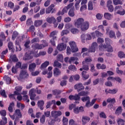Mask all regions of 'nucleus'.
<instances>
[{
	"instance_id": "obj_1",
	"label": "nucleus",
	"mask_w": 125,
	"mask_h": 125,
	"mask_svg": "<svg viewBox=\"0 0 125 125\" xmlns=\"http://www.w3.org/2000/svg\"><path fill=\"white\" fill-rule=\"evenodd\" d=\"M9 115L12 120H15L14 121V125H17L18 122L22 118V113H21L20 109H16L13 115H11L10 114Z\"/></svg>"
},
{
	"instance_id": "obj_2",
	"label": "nucleus",
	"mask_w": 125,
	"mask_h": 125,
	"mask_svg": "<svg viewBox=\"0 0 125 125\" xmlns=\"http://www.w3.org/2000/svg\"><path fill=\"white\" fill-rule=\"evenodd\" d=\"M75 104H70L69 106V110H73V112L74 114H76V115L79 114L80 113H83L84 111V109L83 108V106H81L80 107L79 106H76Z\"/></svg>"
},
{
	"instance_id": "obj_3",
	"label": "nucleus",
	"mask_w": 125,
	"mask_h": 125,
	"mask_svg": "<svg viewBox=\"0 0 125 125\" xmlns=\"http://www.w3.org/2000/svg\"><path fill=\"white\" fill-rule=\"evenodd\" d=\"M0 114L1 116L4 117H2V120L0 122V125H5L7 124V118L5 117L6 116V110L2 109L0 111Z\"/></svg>"
},
{
	"instance_id": "obj_4",
	"label": "nucleus",
	"mask_w": 125,
	"mask_h": 125,
	"mask_svg": "<svg viewBox=\"0 0 125 125\" xmlns=\"http://www.w3.org/2000/svg\"><path fill=\"white\" fill-rule=\"evenodd\" d=\"M56 35H57V31H53L50 34L49 38H51L52 39L50 41V42L51 44L53 45V46H55V41H56Z\"/></svg>"
},
{
	"instance_id": "obj_5",
	"label": "nucleus",
	"mask_w": 125,
	"mask_h": 125,
	"mask_svg": "<svg viewBox=\"0 0 125 125\" xmlns=\"http://www.w3.org/2000/svg\"><path fill=\"white\" fill-rule=\"evenodd\" d=\"M105 44H101L99 46V49L100 50H102V49L101 48H104V49H106V47L108 46H110L111 45V40L109 38H105Z\"/></svg>"
},
{
	"instance_id": "obj_6",
	"label": "nucleus",
	"mask_w": 125,
	"mask_h": 125,
	"mask_svg": "<svg viewBox=\"0 0 125 125\" xmlns=\"http://www.w3.org/2000/svg\"><path fill=\"white\" fill-rule=\"evenodd\" d=\"M69 45L72 50V52H77V51H79V48L77 47V44H76L75 42H70Z\"/></svg>"
},
{
	"instance_id": "obj_7",
	"label": "nucleus",
	"mask_w": 125,
	"mask_h": 125,
	"mask_svg": "<svg viewBox=\"0 0 125 125\" xmlns=\"http://www.w3.org/2000/svg\"><path fill=\"white\" fill-rule=\"evenodd\" d=\"M19 77L21 79H27L29 78V74L26 70H22L20 74Z\"/></svg>"
},
{
	"instance_id": "obj_8",
	"label": "nucleus",
	"mask_w": 125,
	"mask_h": 125,
	"mask_svg": "<svg viewBox=\"0 0 125 125\" xmlns=\"http://www.w3.org/2000/svg\"><path fill=\"white\" fill-rule=\"evenodd\" d=\"M84 22V20L82 18H80L75 22L74 25L77 28H80Z\"/></svg>"
},
{
	"instance_id": "obj_9",
	"label": "nucleus",
	"mask_w": 125,
	"mask_h": 125,
	"mask_svg": "<svg viewBox=\"0 0 125 125\" xmlns=\"http://www.w3.org/2000/svg\"><path fill=\"white\" fill-rule=\"evenodd\" d=\"M98 48V44L96 42L92 43L91 47L89 48L88 52H94Z\"/></svg>"
},
{
	"instance_id": "obj_10",
	"label": "nucleus",
	"mask_w": 125,
	"mask_h": 125,
	"mask_svg": "<svg viewBox=\"0 0 125 125\" xmlns=\"http://www.w3.org/2000/svg\"><path fill=\"white\" fill-rule=\"evenodd\" d=\"M74 88L77 90L78 92H80V91L84 89V86H83V83H79L74 85Z\"/></svg>"
},
{
	"instance_id": "obj_11",
	"label": "nucleus",
	"mask_w": 125,
	"mask_h": 125,
	"mask_svg": "<svg viewBox=\"0 0 125 125\" xmlns=\"http://www.w3.org/2000/svg\"><path fill=\"white\" fill-rule=\"evenodd\" d=\"M112 2L111 0H108L106 3V7L109 12H113L114 11V6L112 5Z\"/></svg>"
},
{
	"instance_id": "obj_12",
	"label": "nucleus",
	"mask_w": 125,
	"mask_h": 125,
	"mask_svg": "<svg viewBox=\"0 0 125 125\" xmlns=\"http://www.w3.org/2000/svg\"><path fill=\"white\" fill-rule=\"evenodd\" d=\"M80 28L82 31H86L89 28V23L88 21H84Z\"/></svg>"
},
{
	"instance_id": "obj_13",
	"label": "nucleus",
	"mask_w": 125,
	"mask_h": 125,
	"mask_svg": "<svg viewBox=\"0 0 125 125\" xmlns=\"http://www.w3.org/2000/svg\"><path fill=\"white\" fill-rule=\"evenodd\" d=\"M66 44H64V43H61L58 45L57 48L59 51H63V50H65V49H66Z\"/></svg>"
},
{
	"instance_id": "obj_14",
	"label": "nucleus",
	"mask_w": 125,
	"mask_h": 125,
	"mask_svg": "<svg viewBox=\"0 0 125 125\" xmlns=\"http://www.w3.org/2000/svg\"><path fill=\"white\" fill-rule=\"evenodd\" d=\"M68 98L70 100H74L75 101H80L81 97L78 94L75 95H70L69 96Z\"/></svg>"
},
{
	"instance_id": "obj_15",
	"label": "nucleus",
	"mask_w": 125,
	"mask_h": 125,
	"mask_svg": "<svg viewBox=\"0 0 125 125\" xmlns=\"http://www.w3.org/2000/svg\"><path fill=\"white\" fill-rule=\"evenodd\" d=\"M22 89L23 87H22V86H17L15 88L16 91L14 92V93L16 95H20V93L21 91H22Z\"/></svg>"
},
{
	"instance_id": "obj_16",
	"label": "nucleus",
	"mask_w": 125,
	"mask_h": 125,
	"mask_svg": "<svg viewBox=\"0 0 125 125\" xmlns=\"http://www.w3.org/2000/svg\"><path fill=\"white\" fill-rule=\"evenodd\" d=\"M38 108H40V110H43L44 109V101L43 100L38 101L37 103Z\"/></svg>"
},
{
	"instance_id": "obj_17",
	"label": "nucleus",
	"mask_w": 125,
	"mask_h": 125,
	"mask_svg": "<svg viewBox=\"0 0 125 125\" xmlns=\"http://www.w3.org/2000/svg\"><path fill=\"white\" fill-rule=\"evenodd\" d=\"M31 47L34 49H42V44H39L38 43L32 45Z\"/></svg>"
},
{
	"instance_id": "obj_18",
	"label": "nucleus",
	"mask_w": 125,
	"mask_h": 125,
	"mask_svg": "<svg viewBox=\"0 0 125 125\" xmlns=\"http://www.w3.org/2000/svg\"><path fill=\"white\" fill-rule=\"evenodd\" d=\"M29 95L30 96L31 100H35L36 97V94H35V89L32 88L29 91Z\"/></svg>"
},
{
	"instance_id": "obj_19",
	"label": "nucleus",
	"mask_w": 125,
	"mask_h": 125,
	"mask_svg": "<svg viewBox=\"0 0 125 125\" xmlns=\"http://www.w3.org/2000/svg\"><path fill=\"white\" fill-rule=\"evenodd\" d=\"M31 59H33V56H32V54L26 53L24 55V57L23 58V60L27 61V60H31Z\"/></svg>"
},
{
	"instance_id": "obj_20",
	"label": "nucleus",
	"mask_w": 125,
	"mask_h": 125,
	"mask_svg": "<svg viewBox=\"0 0 125 125\" xmlns=\"http://www.w3.org/2000/svg\"><path fill=\"white\" fill-rule=\"evenodd\" d=\"M53 75L54 77L60 76L61 75V70L57 68H55L53 70Z\"/></svg>"
},
{
	"instance_id": "obj_21",
	"label": "nucleus",
	"mask_w": 125,
	"mask_h": 125,
	"mask_svg": "<svg viewBox=\"0 0 125 125\" xmlns=\"http://www.w3.org/2000/svg\"><path fill=\"white\" fill-rule=\"evenodd\" d=\"M89 121H90V118H89L87 116H83L82 117V123H83V125H84L87 124V123H88V122H89Z\"/></svg>"
},
{
	"instance_id": "obj_22",
	"label": "nucleus",
	"mask_w": 125,
	"mask_h": 125,
	"mask_svg": "<svg viewBox=\"0 0 125 125\" xmlns=\"http://www.w3.org/2000/svg\"><path fill=\"white\" fill-rule=\"evenodd\" d=\"M37 67V65L35 63H32L29 65L28 69L30 72H34L35 71V69Z\"/></svg>"
},
{
	"instance_id": "obj_23",
	"label": "nucleus",
	"mask_w": 125,
	"mask_h": 125,
	"mask_svg": "<svg viewBox=\"0 0 125 125\" xmlns=\"http://www.w3.org/2000/svg\"><path fill=\"white\" fill-rule=\"evenodd\" d=\"M51 115L52 117L57 118V117H59V116L62 115V112H61V111H52Z\"/></svg>"
},
{
	"instance_id": "obj_24",
	"label": "nucleus",
	"mask_w": 125,
	"mask_h": 125,
	"mask_svg": "<svg viewBox=\"0 0 125 125\" xmlns=\"http://www.w3.org/2000/svg\"><path fill=\"white\" fill-rule=\"evenodd\" d=\"M55 102L56 101L55 100H53L51 101L48 102L46 105V109H49V108H50V106H51V105H52L53 104H54V106H55Z\"/></svg>"
},
{
	"instance_id": "obj_25",
	"label": "nucleus",
	"mask_w": 125,
	"mask_h": 125,
	"mask_svg": "<svg viewBox=\"0 0 125 125\" xmlns=\"http://www.w3.org/2000/svg\"><path fill=\"white\" fill-rule=\"evenodd\" d=\"M54 6H55L54 4H52L47 8H46V14H48V13H50V12H51V11L53 9V8L54 7Z\"/></svg>"
},
{
	"instance_id": "obj_26",
	"label": "nucleus",
	"mask_w": 125,
	"mask_h": 125,
	"mask_svg": "<svg viewBox=\"0 0 125 125\" xmlns=\"http://www.w3.org/2000/svg\"><path fill=\"white\" fill-rule=\"evenodd\" d=\"M49 65V62L46 61L44 63H42L41 66V70H42L43 69H45L47 66Z\"/></svg>"
},
{
	"instance_id": "obj_27",
	"label": "nucleus",
	"mask_w": 125,
	"mask_h": 125,
	"mask_svg": "<svg viewBox=\"0 0 125 125\" xmlns=\"http://www.w3.org/2000/svg\"><path fill=\"white\" fill-rule=\"evenodd\" d=\"M29 32L32 33V37H35V36H36V32H35V26H34V25H31L29 27Z\"/></svg>"
},
{
	"instance_id": "obj_28",
	"label": "nucleus",
	"mask_w": 125,
	"mask_h": 125,
	"mask_svg": "<svg viewBox=\"0 0 125 125\" xmlns=\"http://www.w3.org/2000/svg\"><path fill=\"white\" fill-rule=\"evenodd\" d=\"M13 107H14V103H11L8 107V110L10 113L13 112Z\"/></svg>"
},
{
	"instance_id": "obj_29",
	"label": "nucleus",
	"mask_w": 125,
	"mask_h": 125,
	"mask_svg": "<svg viewBox=\"0 0 125 125\" xmlns=\"http://www.w3.org/2000/svg\"><path fill=\"white\" fill-rule=\"evenodd\" d=\"M105 19L107 20H111L112 19V15L109 13H105L104 15Z\"/></svg>"
},
{
	"instance_id": "obj_30",
	"label": "nucleus",
	"mask_w": 125,
	"mask_h": 125,
	"mask_svg": "<svg viewBox=\"0 0 125 125\" xmlns=\"http://www.w3.org/2000/svg\"><path fill=\"white\" fill-rule=\"evenodd\" d=\"M82 77L84 79V80H87L89 78V75L87 74V72L85 71H83L82 72Z\"/></svg>"
},
{
	"instance_id": "obj_31",
	"label": "nucleus",
	"mask_w": 125,
	"mask_h": 125,
	"mask_svg": "<svg viewBox=\"0 0 125 125\" xmlns=\"http://www.w3.org/2000/svg\"><path fill=\"white\" fill-rule=\"evenodd\" d=\"M68 15L70 17H74L75 16V9L74 8H71L68 12Z\"/></svg>"
},
{
	"instance_id": "obj_32",
	"label": "nucleus",
	"mask_w": 125,
	"mask_h": 125,
	"mask_svg": "<svg viewBox=\"0 0 125 125\" xmlns=\"http://www.w3.org/2000/svg\"><path fill=\"white\" fill-rule=\"evenodd\" d=\"M42 24V20H36L34 22L35 27H40Z\"/></svg>"
},
{
	"instance_id": "obj_33",
	"label": "nucleus",
	"mask_w": 125,
	"mask_h": 125,
	"mask_svg": "<svg viewBox=\"0 0 125 125\" xmlns=\"http://www.w3.org/2000/svg\"><path fill=\"white\" fill-rule=\"evenodd\" d=\"M109 36L110 39H117V37H116V34H115V32L112 30L109 32Z\"/></svg>"
},
{
	"instance_id": "obj_34",
	"label": "nucleus",
	"mask_w": 125,
	"mask_h": 125,
	"mask_svg": "<svg viewBox=\"0 0 125 125\" xmlns=\"http://www.w3.org/2000/svg\"><path fill=\"white\" fill-rule=\"evenodd\" d=\"M57 59L58 61L60 62H63L64 61V58L63 57V55L59 54L57 57Z\"/></svg>"
},
{
	"instance_id": "obj_35",
	"label": "nucleus",
	"mask_w": 125,
	"mask_h": 125,
	"mask_svg": "<svg viewBox=\"0 0 125 125\" xmlns=\"http://www.w3.org/2000/svg\"><path fill=\"white\" fill-rule=\"evenodd\" d=\"M46 21L49 24H51V23H53L54 21H55V18L54 17H52L51 18H47L46 19Z\"/></svg>"
},
{
	"instance_id": "obj_36",
	"label": "nucleus",
	"mask_w": 125,
	"mask_h": 125,
	"mask_svg": "<svg viewBox=\"0 0 125 125\" xmlns=\"http://www.w3.org/2000/svg\"><path fill=\"white\" fill-rule=\"evenodd\" d=\"M8 47L9 50H11L12 52L14 51L13 50V43L11 42H9L8 43Z\"/></svg>"
},
{
	"instance_id": "obj_37",
	"label": "nucleus",
	"mask_w": 125,
	"mask_h": 125,
	"mask_svg": "<svg viewBox=\"0 0 125 125\" xmlns=\"http://www.w3.org/2000/svg\"><path fill=\"white\" fill-rule=\"evenodd\" d=\"M125 120L122 119H118L117 120L118 125H125Z\"/></svg>"
},
{
	"instance_id": "obj_38",
	"label": "nucleus",
	"mask_w": 125,
	"mask_h": 125,
	"mask_svg": "<svg viewBox=\"0 0 125 125\" xmlns=\"http://www.w3.org/2000/svg\"><path fill=\"white\" fill-rule=\"evenodd\" d=\"M61 90L55 89L52 91L53 95H60L61 94Z\"/></svg>"
},
{
	"instance_id": "obj_39",
	"label": "nucleus",
	"mask_w": 125,
	"mask_h": 125,
	"mask_svg": "<svg viewBox=\"0 0 125 125\" xmlns=\"http://www.w3.org/2000/svg\"><path fill=\"white\" fill-rule=\"evenodd\" d=\"M88 9L89 10H93V4L91 1H90L88 3Z\"/></svg>"
},
{
	"instance_id": "obj_40",
	"label": "nucleus",
	"mask_w": 125,
	"mask_h": 125,
	"mask_svg": "<svg viewBox=\"0 0 125 125\" xmlns=\"http://www.w3.org/2000/svg\"><path fill=\"white\" fill-rule=\"evenodd\" d=\"M78 95H79V97H81V96H86V95H87V92L82 91L81 92H79Z\"/></svg>"
},
{
	"instance_id": "obj_41",
	"label": "nucleus",
	"mask_w": 125,
	"mask_h": 125,
	"mask_svg": "<svg viewBox=\"0 0 125 125\" xmlns=\"http://www.w3.org/2000/svg\"><path fill=\"white\" fill-rule=\"evenodd\" d=\"M56 121L60 122V119H57V120H56V119H52L50 122H48V125H54V124L55 123V122H56Z\"/></svg>"
},
{
	"instance_id": "obj_42",
	"label": "nucleus",
	"mask_w": 125,
	"mask_h": 125,
	"mask_svg": "<svg viewBox=\"0 0 125 125\" xmlns=\"http://www.w3.org/2000/svg\"><path fill=\"white\" fill-rule=\"evenodd\" d=\"M53 66L54 67H59L60 68L62 67L61 63H59V62H58L57 61H55Z\"/></svg>"
},
{
	"instance_id": "obj_43",
	"label": "nucleus",
	"mask_w": 125,
	"mask_h": 125,
	"mask_svg": "<svg viewBox=\"0 0 125 125\" xmlns=\"http://www.w3.org/2000/svg\"><path fill=\"white\" fill-rule=\"evenodd\" d=\"M118 57L119 58H125V54L123 51H119L118 52Z\"/></svg>"
},
{
	"instance_id": "obj_44",
	"label": "nucleus",
	"mask_w": 125,
	"mask_h": 125,
	"mask_svg": "<svg viewBox=\"0 0 125 125\" xmlns=\"http://www.w3.org/2000/svg\"><path fill=\"white\" fill-rule=\"evenodd\" d=\"M69 70L70 71H72L73 72H75V71H77V67H76V66L71 65L68 67Z\"/></svg>"
},
{
	"instance_id": "obj_45",
	"label": "nucleus",
	"mask_w": 125,
	"mask_h": 125,
	"mask_svg": "<svg viewBox=\"0 0 125 125\" xmlns=\"http://www.w3.org/2000/svg\"><path fill=\"white\" fill-rule=\"evenodd\" d=\"M41 42L43 43L42 48H43V47H46V46H48V42H47V41H46V40H42L41 41Z\"/></svg>"
},
{
	"instance_id": "obj_46",
	"label": "nucleus",
	"mask_w": 125,
	"mask_h": 125,
	"mask_svg": "<svg viewBox=\"0 0 125 125\" xmlns=\"http://www.w3.org/2000/svg\"><path fill=\"white\" fill-rule=\"evenodd\" d=\"M82 64L83 65V70H84L85 71H88V70H89V67H88V65L84 64V62H83Z\"/></svg>"
},
{
	"instance_id": "obj_47",
	"label": "nucleus",
	"mask_w": 125,
	"mask_h": 125,
	"mask_svg": "<svg viewBox=\"0 0 125 125\" xmlns=\"http://www.w3.org/2000/svg\"><path fill=\"white\" fill-rule=\"evenodd\" d=\"M106 102L107 103H115V102H116V99H115V98L111 99L109 98L106 100Z\"/></svg>"
},
{
	"instance_id": "obj_48",
	"label": "nucleus",
	"mask_w": 125,
	"mask_h": 125,
	"mask_svg": "<svg viewBox=\"0 0 125 125\" xmlns=\"http://www.w3.org/2000/svg\"><path fill=\"white\" fill-rule=\"evenodd\" d=\"M7 84H10L11 83V78L9 77H6L4 78Z\"/></svg>"
},
{
	"instance_id": "obj_49",
	"label": "nucleus",
	"mask_w": 125,
	"mask_h": 125,
	"mask_svg": "<svg viewBox=\"0 0 125 125\" xmlns=\"http://www.w3.org/2000/svg\"><path fill=\"white\" fill-rule=\"evenodd\" d=\"M8 7L10 8V9H13V8H14V3L12 1L8 2Z\"/></svg>"
},
{
	"instance_id": "obj_50",
	"label": "nucleus",
	"mask_w": 125,
	"mask_h": 125,
	"mask_svg": "<svg viewBox=\"0 0 125 125\" xmlns=\"http://www.w3.org/2000/svg\"><path fill=\"white\" fill-rule=\"evenodd\" d=\"M106 48L107 49L106 51H107V52H113V51H114V49H113V47H112L111 45L106 47L105 49Z\"/></svg>"
},
{
	"instance_id": "obj_51",
	"label": "nucleus",
	"mask_w": 125,
	"mask_h": 125,
	"mask_svg": "<svg viewBox=\"0 0 125 125\" xmlns=\"http://www.w3.org/2000/svg\"><path fill=\"white\" fill-rule=\"evenodd\" d=\"M0 41H5V35L3 32H1L0 34Z\"/></svg>"
},
{
	"instance_id": "obj_52",
	"label": "nucleus",
	"mask_w": 125,
	"mask_h": 125,
	"mask_svg": "<svg viewBox=\"0 0 125 125\" xmlns=\"http://www.w3.org/2000/svg\"><path fill=\"white\" fill-rule=\"evenodd\" d=\"M46 54V52H40L39 54H36L35 55V57H39V56H41V55H42V56L45 55Z\"/></svg>"
},
{
	"instance_id": "obj_53",
	"label": "nucleus",
	"mask_w": 125,
	"mask_h": 125,
	"mask_svg": "<svg viewBox=\"0 0 125 125\" xmlns=\"http://www.w3.org/2000/svg\"><path fill=\"white\" fill-rule=\"evenodd\" d=\"M42 116H44L45 118H49V117H50V111H45L44 112V115H42Z\"/></svg>"
},
{
	"instance_id": "obj_54",
	"label": "nucleus",
	"mask_w": 125,
	"mask_h": 125,
	"mask_svg": "<svg viewBox=\"0 0 125 125\" xmlns=\"http://www.w3.org/2000/svg\"><path fill=\"white\" fill-rule=\"evenodd\" d=\"M68 118L63 117L62 119V123L63 125H68Z\"/></svg>"
},
{
	"instance_id": "obj_55",
	"label": "nucleus",
	"mask_w": 125,
	"mask_h": 125,
	"mask_svg": "<svg viewBox=\"0 0 125 125\" xmlns=\"http://www.w3.org/2000/svg\"><path fill=\"white\" fill-rule=\"evenodd\" d=\"M118 92V90H116L115 89H109L108 90V93L110 94H116V93Z\"/></svg>"
},
{
	"instance_id": "obj_56",
	"label": "nucleus",
	"mask_w": 125,
	"mask_h": 125,
	"mask_svg": "<svg viewBox=\"0 0 125 125\" xmlns=\"http://www.w3.org/2000/svg\"><path fill=\"white\" fill-rule=\"evenodd\" d=\"M23 101H26L27 103H29L30 102V99H29V97H28V95H25L23 96Z\"/></svg>"
},
{
	"instance_id": "obj_57",
	"label": "nucleus",
	"mask_w": 125,
	"mask_h": 125,
	"mask_svg": "<svg viewBox=\"0 0 125 125\" xmlns=\"http://www.w3.org/2000/svg\"><path fill=\"white\" fill-rule=\"evenodd\" d=\"M21 66H22V62H18L16 64L15 68H16L17 69H19V68L21 69Z\"/></svg>"
},
{
	"instance_id": "obj_58",
	"label": "nucleus",
	"mask_w": 125,
	"mask_h": 125,
	"mask_svg": "<svg viewBox=\"0 0 125 125\" xmlns=\"http://www.w3.org/2000/svg\"><path fill=\"white\" fill-rule=\"evenodd\" d=\"M83 102H85V101H89L90 100V98L88 96L83 97L81 98Z\"/></svg>"
},
{
	"instance_id": "obj_59",
	"label": "nucleus",
	"mask_w": 125,
	"mask_h": 125,
	"mask_svg": "<svg viewBox=\"0 0 125 125\" xmlns=\"http://www.w3.org/2000/svg\"><path fill=\"white\" fill-rule=\"evenodd\" d=\"M71 32L72 34H78L79 33V30L77 28H73L71 29Z\"/></svg>"
},
{
	"instance_id": "obj_60",
	"label": "nucleus",
	"mask_w": 125,
	"mask_h": 125,
	"mask_svg": "<svg viewBox=\"0 0 125 125\" xmlns=\"http://www.w3.org/2000/svg\"><path fill=\"white\" fill-rule=\"evenodd\" d=\"M18 36V32L15 31L13 32L12 37V40L14 41L16 39V37Z\"/></svg>"
},
{
	"instance_id": "obj_61",
	"label": "nucleus",
	"mask_w": 125,
	"mask_h": 125,
	"mask_svg": "<svg viewBox=\"0 0 125 125\" xmlns=\"http://www.w3.org/2000/svg\"><path fill=\"white\" fill-rule=\"evenodd\" d=\"M40 122L42 125L45 123V117H44V115H42V116L41 117Z\"/></svg>"
},
{
	"instance_id": "obj_62",
	"label": "nucleus",
	"mask_w": 125,
	"mask_h": 125,
	"mask_svg": "<svg viewBox=\"0 0 125 125\" xmlns=\"http://www.w3.org/2000/svg\"><path fill=\"white\" fill-rule=\"evenodd\" d=\"M100 117L103 119H106L107 116H106L105 113L103 111L100 113Z\"/></svg>"
},
{
	"instance_id": "obj_63",
	"label": "nucleus",
	"mask_w": 125,
	"mask_h": 125,
	"mask_svg": "<svg viewBox=\"0 0 125 125\" xmlns=\"http://www.w3.org/2000/svg\"><path fill=\"white\" fill-rule=\"evenodd\" d=\"M12 61L13 62H18L19 60L16 55H14L12 57Z\"/></svg>"
},
{
	"instance_id": "obj_64",
	"label": "nucleus",
	"mask_w": 125,
	"mask_h": 125,
	"mask_svg": "<svg viewBox=\"0 0 125 125\" xmlns=\"http://www.w3.org/2000/svg\"><path fill=\"white\" fill-rule=\"evenodd\" d=\"M31 43H34V42H40V39L39 38H35L31 40Z\"/></svg>"
}]
</instances>
